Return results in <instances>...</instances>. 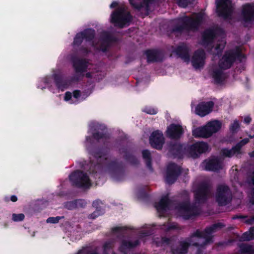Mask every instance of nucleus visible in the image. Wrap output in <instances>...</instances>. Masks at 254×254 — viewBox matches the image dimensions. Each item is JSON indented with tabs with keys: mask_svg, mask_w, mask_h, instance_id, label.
<instances>
[{
	"mask_svg": "<svg viewBox=\"0 0 254 254\" xmlns=\"http://www.w3.org/2000/svg\"><path fill=\"white\" fill-rule=\"evenodd\" d=\"M203 19V15L201 13L195 14L193 18L189 16H184L178 19V23L172 27L171 32L173 33L182 34L183 32L197 31Z\"/></svg>",
	"mask_w": 254,
	"mask_h": 254,
	"instance_id": "obj_1",
	"label": "nucleus"
},
{
	"mask_svg": "<svg viewBox=\"0 0 254 254\" xmlns=\"http://www.w3.org/2000/svg\"><path fill=\"white\" fill-rule=\"evenodd\" d=\"M220 224H214L213 226L207 228L204 232H201L198 230L192 233L191 236L186 239L189 245L198 247H203L209 243L210 239L207 237L206 234H210L214 232L219 226Z\"/></svg>",
	"mask_w": 254,
	"mask_h": 254,
	"instance_id": "obj_2",
	"label": "nucleus"
},
{
	"mask_svg": "<svg viewBox=\"0 0 254 254\" xmlns=\"http://www.w3.org/2000/svg\"><path fill=\"white\" fill-rule=\"evenodd\" d=\"M132 19V16L130 12L127 11L124 6L118 7L111 15V22L115 26L120 28H124Z\"/></svg>",
	"mask_w": 254,
	"mask_h": 254,
	"instance_id": "obj_3",
	"label": "nucleus"
},
{
	"mask_svg": "<svg viewBox=\"0 0 254 254\" xmlns=\"http://www.w3.org/2000/svg\"><path fill=\"white\" fill-rule=\"evenodd\" d=\"M245 56L240 52L226 51L219 62V67L223 70L230 68L237 59L245 58Z\"/></svg>",
	"mask_w": 254,
	"mask_h": 254,
	"instance_id": "obj_4",
	"label": "nucleus"
},
{
	"mask_svg": "<svg viewBox=\"0 0 254 254\" xmlns=\"http://www.w3.org/2000/svg\"><path fill=\"white\" fill-rule=\"evenodd\" d=\"M232 198V191L227 185L220 184L217 186L215 198L219 205H226L231 201Z\"/></svg>",
	"mask_w": 254,
	"mask_h": 254,
	"instance_id": "obj_5",
	"label": "nucleus"
},
{
	"mask_svg": "<svg viewBox=\"0 0 254 254\" xmlns=\"http://www.w3.org/2000/svg\"><path fill=\"white\" fill-rule=\"evenodd\" d=\"M225 33L223 29L219 27L210 28L206 29L202 35V42L204 45H208L213 43L217 37L224 38Z\"/></svg>",
	"mask_w": 254,
	"mask_h": 254,
	"instance_id": "obj_6",
	"label": "nucleus"
},
{
	"mask_svg": "<svg viewBox=\"0 0 254 254\" xmlns=\"http://www.w3.org/2000/svg\"><path fill=\"white\" fill-rule=\"evenodd\" d=\"M231 4V0H216L218 15L225 19L230 18L233 12Z\"/></svg>",
	"mask_w": 254,
	"mask_h": 254,
	"instance_id": "obj_7",
	"label": "nucleus"
},
{
	"mask_svg": "<svg viewBox=\"0 0 254 254\" xmlns=\"http://www.w3.org/2000/svg\"><path fill=\"white\" fill-rule=\"evenodd\" d=\"M69 179L73 185L78 187L90 186L88 177L81 171H77L74 172L70 176Z\"/></svg>",
	"mask_w": 254,
	"mask_h": 254,
	"instance_id": "obj_8",
	"label": "nucleus"
},
{
	"mask_svg": "<svg viewBox=\"0 0 254 254\" xmlns=\"http://www.w3.org/2000/svg\"><path fill=\"white\" fill-rule=\"evenodd\" d=\"M211 189V185L209 183L207 182L202 184L195 192V204H199L204 202L210 196Z\"/></svg>",
	"mask_w": 254,
	"mask_h": 254,
	"instance_id": "obj_9",
	"label": "nucleus"
},
{
	"mask_svg": "<svg viewBox=\"0 0 254 254\" xmlns=\"http://www.w3.org/2000/svg\"><path fill=\"white\" fill-rule=\"evenodd\" d=\"M182 172L180 166L175 163H170L167 167L165 180L167 183L173 184Z\"/></svg>",
	"mask_w": 254,
	"mask_h": 254,
	"instance_id": "obj_10",
	"label": "nucleus"
},
{
	"mask_svg": "<svg viewBox=\"0 0 254 254\" xmlns=\"http://www.w3.org/2000/svg\"><path fill=\"white\" fill-rule=\"evenodd\" d=\"M209 149L208 144L204 142H196L191 145L188 150L189 155L191 157L196 158L203 153L207 151Z\"/></svg>",
	"mask_w": 254,
	"mask_h": 254,
	"instance_id": "obj_11",
	"label": "nucleus"
},
{
	"mask_svg": "<svg viewBox=\"0 0 254 254\" xmlns=\"http://www.w3.org/2000/svg\"><path fill=\"white\" fill-rule=\"evenodd\" d=\"M177 212L180 216L186 219L192 216H196L199 213V211L195 206H190L187 203H184L176 208Z\"/></svg>",
	"mask_w": 254,
	"mask_h": 254,
	"instance_id": "obj_12",
	"label": "nucleus"
},
{
	"mask_svg": "<svg viewBox=\"0 0 254 254\" xmlns=\"http://www.w3.org/2000/svg\"><path fill=\"white\" fill-rule=\"evenodd\" d=\"M102 43L100 45L98 50L103 53L108 52L111 43L116 42L118 39L108 31H104L101 34Z\"/></svg>",
	"mask_w": 254,
	"mask_h": 254,
	"instance_id": "obj_13",
	"label": "nucleus"
},
{
	"mask_svg": "<svg viewBox=\"0 0 254 254\" xmlns=\"http://www.w3.org/2000/svg\"><path fill=\"white\" fill-rule=\"evenodd\" d=\"M206 59V54L204 50L199 49L196 50L192 57L191 63L195 69L203 67Z\"/></svg>",
	"mask_w": 254,
	"mask_h": 254,
	"instance_id": "obj_14",
	"label": "nucleus"
},
{
	"mask_svg": "<svg viewBox=\"0 0 254 254\" xmlns=\"http://www.w3.org/2000/svg\"><path fill=\"white\" fill-rule=\"evenodd\" d=\"M149 143L153 148L161 149L165 143L163 133L159 130L153 131L149 137Z\"/></svg>",
	"mask_w": 254,
	"mask_h": 254,
	"instance_id": "obj_15",
	"label": "nucleus"
},
{
	"mask_svg": "<svg viewBox=\"0 0 254 254\" xmlns=\"http://www.w3.org/2000/svg\"><path fill=\"white\" fill-rule=\"evenodd\" d=\"M130 4L136 10L139 11L144 9L146 15L148 14L150 5L154 3L156 0H128Z\"/></svg>",
	"mask_w": 254,
	"mask_h": 254,
	"instance_id": "obj_16",
	"label": "nucleus"
},
{
	"mask_svg": "<svg viewBox=\"0 0 254 254\" xmlns=\"http://www.w3.org/2000/svg\"><path fill=\"white\" fill-rule=\"evenodd\" d=\"M242 14L244 21L250 23L254 21V3H247L243 5Z\"/></svg>",
	"mask_w": 254,
	"mask_h": 254,
	"instance_id": "obj_17",
	"label": "nucleus"
},
{
	"mask_svg": "<svg viewBox=\"0 0 254 254\" xmlns=\"http://www.w3.org/2000/svg\"><path fill=\"white\" fill-rule=\"evenodd\" d=\"M71 61L73 67L76 73H83L87 70L88 62L86 59L72 57Z\"/></svg>",
	"mask_w": 254,
	"mask_h": 254,
	"instance_id": "obj_18",
	"label": "nucleus"
},
{
	"mask_svg": "<svg viewBox=\"0 0 254 254\" xmlns=\"http://www.w3.org/2000/svg\"><path fill=\"white\" fill-rule=\"evenodd\" d=\"M182 127L179 125L171 124L167 128L166 131L167 136L173 139H179L183 133Z\"/></svg>",
	"mask_w": 254,
	"mask_h": 254,
	"instance_id": "obj_19",
	"label": "nucleus"
},
{
	"mask_svg": "<svg viewBox=\"0 0 254 254\" xmlns=\"http://www.w3.org/2000/svg\"><path fill=\"white\" fill-rule=\"evenodd\" d=\"M144 54L146 56L148 63L161 62L163 60V55L158 50L149 49L144 51Z\"/></svg>",
	"mask_w": 254,
	"mask_h": 254,
	"instance_id": "obj_20",
	"label": "nucleus"
},
{
	"mask_svg": "<svg viewBox=\"0 0 254 254\" xmlns=\"http://www.w3.org/2000/svg\"><path fill=\"white\" fill-rule=\"evenodd\" d=\"M205 169L209 171H217L222 168L221 162L216 158H213L204 162Z\"/></svg>",
	"mask_w": 254,
	"mask_h": 254,
	"instance_id": "obj_21",
	"label": "nucleus"
},
{
	"mask_svg": "<svg viewBox=\"0 0 254 254\" xmlns=\"http://www.w3.org/2000/svg\"><path fill=\"white\" fill-rule=\"evenodd\" d=\"M175 53L179 57L185 62H189L190 61L189 49L186 45L183 44L178 46L176 49Z\"/></svg>",
	"mask_w": 254,
	"mask_h": 254,
	"instance_id": "obj_22",
	"label": "nucleus"
},
{
	"mask_svg": "<svg viewBox=\"0 0 254 254\" xmlns=\"http://www.w3.org/2000/svg\"><path fill=\"white\" fill-rule=\"evenodd\" d=\"M192 135L195 137L202 138H208L211 136L206 125L204 127L194 129L192 131Z\"/></svg>",
	"mask_w": 254,
	"mask_h": 254,
	"instance_id": "obj_23",
	"label": "nucleus"
},
{
	"mask_svg": "<svg viewBox=\"0 0 254 254\" xmlns=\"http://www.w3.org/2000/svg\"><path fill=\"white\" fill-rule=\"evenodd\" d=\"M190 245L186 239L181 241L179 245L175 249H173L172 252L173 254H185L188 252V249Z\"/></svg>",
	"mask_w": 254,
	"mask_h": 254,
	"instance_id": "obj_24",
	"label": "nucleus"
},
{
	"mask_svg": "<svg viewBox=\"0 0 254 254\" xmlns=\"http://www.w3.org/2000/svg\"><path fill=\"white\" fill-rule=\"evenodd\" d=\"M214 103L212 101L201 102L195 108V111H212Z\"/></svg>",
	"mask_w": 254,
	"mask_h": 254,
	"instance_id": "obj_25",
	"label": "nucleus"
},
{
	"mask_svg": "<svg viewBox=\"0 0 254 254\" xmlns=\"http://www.w3.org/2000/svg\"><path fill=\"white\" fill-rule=\"evenodd\" d=\"M206 125L208 127L209 132L211 136L213 133L217 132L220 129L222 124L220 122L215 120L209 122Z\"/></svg>",
	"mask_w": 254,
	"mask_h": 254,
	"instance_id": "obj_26",
	"label": "nucleus"
},
{
	"mask_svg": "<svg viewBox=\"0 0 254 254\" xmlns=\"http://www.w3.org/2000/svg\"><path fill=\"white\" fill-rule=\"evenodd\" d=\"M55 83L59 89L65 88L67 86V82L64 78L62 75L60 74H55L54 75Z\"/></svg>",
	"mask_w": 254,
	"mask_h": 254,
	"instance_id": "obj_27",
	"label": "nucleus"
},
{
	"mask_svg": "<svg viewBox=\"0 0 254 254\" xmlns=\"http://www.w3.org/2000/svg\"><path fill=\"white\" fill-rule=\"evenodd\" d=\"M86 42H92L95 37V31L92 28H87L81 32Z\"/></svg>",
	"mask_w": 254,
	"mask_h": 254,
	"instance_id": "obj_28",
	"label": "nucleus"
},
{
	"mask_svg": "<svg viewBox=\"0 0 254 254\" xmlns=\"http://www.w3.org/2000/svg\"><path fill=\"white\" fill-rule=\"evenodd\" d=\"M222 70L223 69L220 68L215 69L213 70L212 75L216 84H221L224 80L223 76V72Z\"/></svg>",
	"mask_w": 254,
	"mask_h": 254,
	"instance_id": "obj_29",
	"label": "nucleus"
},
{
	"mask_svg": "<svg viewBox=\"0 0 254 254\" xmlns=\"http://www.w3.org/2000/svg\"><path fill=\"white\" fill-rule=\"evenodd\" d=\"M241 148V145L237 144L231 150L224 149L222 150L223 155L226 157H230L235 154L237 152H239Z\"/></svg>",
	"mask_w": 254,
	"mask_h": 254,
	"instance_id": "obj_30",
	"label": "nucleus"
},
{
	"mask_svg": "<svg viewBox=\"0 0 254 254\" xmlns=\"http://www.w3.org/2000/svg\"><path fill=\"white\" fill-rule=\"evenodd\" d=\"M169 203V200L167 196L162 198L159 202L155 205L158 211H162L165 209Z\"/></svg>",
	"mask_w": 254,
	"mask_h": 254,
	"instance_id": "obj_31",
	"label": "nucleus"
},
{
	"mask_svg": "<svg viewBox=\"0 0 254 254\" xmlns=\"http://www.w3.org/2000/svg\"><path fill=\"white\" fill-rule=\"evenodd\" d=\"M138 244V243L137 241H135L133 243H132L130 241L124 240L122 242L121 249L122 251L125 252L126 250L134 247L137 246Z\"/></svg>",
	"mask_w": 254,
	"mask_h": 254,
	"instance_id": "obj_32",
	"label": "nucleus"
},
{
	"mask_svg": "<svg viewBox=\"0 0 254 254\" xmlns=\"http://www.w3.org/2000/svg\"><path fill=\"white\" fill-rule=\"evenodd\" d=\"M84 39L83 36L82 35L81 32L77 33L73 39L72 45L74 47H79L82 43L83 40Z\"/></svg>",
	"mask_w": 254,
	"mask_h": 254,
	"instance_id": "obj_33",
	"label": "nucleus"
},
{
	"mask_svg": "<svg viewBox=\"0 0 254 254\" xmlns=\"http://www.w3.org/2000/svg\"><path fill=\"white\" fill-rule=\"evenodd\" d=\"M254 253V248L253 247L242 244L240 246V254H252Z\"/></svg>",
	"mask_w": 254,
	"mask_h": 254,
	"instance_id": "obj_34",
	"label": "nucleus"
},
{
	"mask_svg": "<svg viewBox=\"0 0 254 254\" xmlns=\"http://www.w3.org/2000/svg\"><path fill=\"white\" fill-rule=\"evenodd\" d=\"M183 149V148L182 145L179 144H176L172 147L171 152L173 154L178 155L182 152Z\"/></svg>",
	"mask_w": 254,
	"mask_h": 254,
	"instance_id": "obj_35",
	"label": "nucleus"
},
{
	"mask_svg": "<svg viewBox=\"0 0 254 254\" xmlns=\"http://www.w3.org/2000/svg\"><path fill=\"white\" fill-rule=\"evenodd\" d=\"M143 157L146 159L147 165L150 168L151 167V158H150V153L147 150H145L142 151Z\"/></svg>",
	"mask_w": 254,
	"mask_h": 254,
	"instance_id": "obj_36",
	"label": "nucleus"
},
{
	"mask_svg": "<svg viewBox=\"0 0 254 254\" xmlns=\"http://www.w3.org/2000/svg\"><path fill=\"white\" fill-rule=\"evenodd\" d=\"M226 42L225 40H222L220 43L216 44L215 49L217 51V53H221L225 47Z\"/></svg>",
	"mask_w": 254,
	"mask_h": 254,
	"instance_id": "obj_37",
	"label": "nucleus"
},
{
	"mask_svg": "<svg viewBox=\"0 0 254 254\" xmlns=\"http://www.w3.org/2000/svg\"><path fill=\"white\" fill-rule=\"evenodd\" d=\"M24 218L23 214H13L12 215V219L14 221H22Z\"/></svg>",
	"mask_w": 254,
	"mask_h": 254,
	"instance_id": "obj_38",
	"label": "nucleus"
},
{
	"mask_svg": "<svg viewBox=\"0 0 254 254\" xmlns=\"http://www.w3.org/2000/svg\"><path fill=\"white\" fill-rule=\"evenodd\" d=\"M79 51L84 55H87L91 52V51L88 48L84 46H81L79 48Z\"/></svg>",
	"mask_w": 254,
	"mask_h": 254,
	"instance_id": "obj_39",
	"label": "nucleus"
},
{
	"mask_svg": "<svg viewBox=\"0 0 254 254\" xmlns=\"http://www.w3.org/2000/svg\"><path fill=\"white\" fill-rule=\"evenodd\" d=\"M239 124L237 121H235L231 126V130L233 132H235L239 128Z\"/></svg>",
	"mask_w": 254,
	"mask_h": 254,
	"instance_id": "obj_40",
	"label": "nucleus"
},
{
	"mask_svg": "<svg viewBox=\"0 0 254 254\" xmlns=\"http://www.w3.org/2000/svg\"><path fill=\"white\" fill-rule=\"evenodd\" d=\"M60 219V218L59 217H50L47 220V222L51 223H56L59 221Z\"/></svg>",
	"mask_w": 254,
	"mask_h": 254,
	"instance_id": "obj_41",
	"label": "nucleus"
},
{
	"mask_svg": "<svg viewBox=\"0 0 254 254\" xmlns=\"http://www.w3.org/2000/svg\"><path fill=\"white\" fill-rule=\"evenodd\" d=\"M250 236H251V234H250V233L247 232L245 233L243 235L242 239H243L244 241H250L253 239V238H250L249 237H250Z\"/></svg>",
	"mask_w": 254,
	"mask_h": 254,
	"instance_id": "obj_42",
	"label": "nucleus"
},
{
	"mask_svg": "<svg viewBox=\"0 0 254 254\" xmlns=\"http://www.w3.org/2000/svg\"><path fill=\"white\" fill-rule=\"evenodd\" d=\"M177 1H178V4L183 7H186L188 5L187 0H177Z\"/></svg>",
	"mask_w": 254,
	"mask_h": 254,
	"instance_id": "obj_43",
	"label": "nucleus"
},
{
	"mask_svg": "<svg viewBox=\"0 0 254 254\" xmlns=\"http://www.w3.org/2000/svg\"><path fill=\"white\" fill-rule=\"evenodd\" d=\"M157 110V109L154 108V107H151V106H146L143 110L142 111H148V112H150V111H156V110Z\"/></svg>",
	"mask_w": 254,
	"mask_h": 254,
	"instance_id": "obj_44",
	"label": "nucleus"
},
{
	"mask_svg": "<svg viewBox=\"0 0 254 254\" xmlns=\"http://www.w3.org/2000/svg\"><path fill=\"white\" fill-rule=\"evenodd\" d=\"M81 95L80 91L79 90H75L73 92V96L75 99H78Z\"/></svg>",
	"mask_w": 254,
	"mask_h": 254,
	"instance_id": "obj_45",
	"label": "nucleus"
},
{
	"mask_svg": "<svg viewBox=\"0 0 254 254\" xmlns=\"http://www.w3.org/2000/svg\"><path fill=\"white\" fill-rule=\"evenodd\" d=\"M72 94L70 92H66L64 95V100L69 101L71 99Z\"/></svg>",
	"mask_w": 254,
	"mask_h": 254,
	"instance_id": "obj_46",
	"label": "nucleus"
},
{
	"mask_svg": "<svg viewBox=\"0 0 254 254\" xmlns=\"http://www.w3.org/2000/svg\"><path fill=\"white\" fill-rule=\"evenodd\" d=\"M249 233L251 234L250 238H254V227H252L250 228V230L248 231Z\"/></svg>",
	"mask_w": 254,
	"mask_h": 254,
	"instance_id": "obj_47",
	"label": "nucleus"
},
{
	"mask_svg": "<svg viewBox=\"0 0 254 254\" xmlns=\"http://www.w3.org/2000/svg\"><path fill=\"white\" fill-rule=\"evenodd\" d=\"M119 3L118 2L116 1H114L112 2V3L110 4V7L111 8H114L116 7L118 5Z\"/></svg>",
	"mask_w": 254,
	"mask_h": 254,
	"instance_id": "obj_48",
	"label": "nucleus"
},
{
	"mask_svg": "<svg viewBox=\"0 0 254 254\" xmlns=\"http://www.w3.org/2000/svg\"><path fill=\"white\" fill-rule=\"evenodd\" d=\"M248 142V139H244L241 141V143H239L238 144H240L241 145V147L242 145L246 144Z\"/></svg>",
	"mask_w": 254,
	"mask_h": 254,
	"instance_id": "obj_49",
	"label": "nucleus"
},
{
	"mask_svg": "<svg viewBox=\"0 0 254 254\" xmlns=\"http://www.w3.org/2000/svg\"><path fill=\"white\" fill-rule=\"evenodd\" d=\"M244 121L246 123L249 124L251 122V119L248 117L245 118Z\"/></svg>",
	"mask_w": 254,
	"mask_h": 254,
	"instance_id": "obj_50",
	"label": "nucleus"
},
{
	"mask_svg": "<svg viewBox=\"0 0 254 254\" xmlns=\"http://www.w3.org/2000/svg\"><path fill=\"white\" fill-rule=\"evenodd\" d=\"M11 200L13 202H15L17 200V197L13 195L11 197Z\"/></svg>",
	"mask_w": 254,
	"mask_h": 254,
	"instance_id": "obj_51",
	"label": "nucleus"
},
{
	"mask_svg": "<svg viewBox=\"0 0 254 254\" xmlns=\"http://www.w3.org/2000/svg\"><path fill=\"white\" fill-rule=\"evenodd\" d=\"M169 241V240L167 238H162V241L163 243H168Z\"/></svg>",
	"mask_w": 254,
	"mask_h": 254,
	"instance_id": "obj_52",
	"label": "nucleus"
},
{
	"mask_svg": "<svg viewBox=\"0 0 254 254\" xmlns=\"http://www.w3.org/2000/svg\"><path fill=\"white\" fill-rule=\"evenodd\" d=\"M92 76L91 73L90 72H87L86 74V77L87 78H91Z\"/></svg>",
	"mask_w": 254,
	"mask_h": 254,
	"instance_id": "obj_53",
	"label": "nucleus"
},
{
	"mask_svg": "<svg viewBox=\"0 0 254 254\" xmlns=\"http://www.w3.org/2000/svg\"><path fill=\"white\" fill-rule=\"evenodd\" d=\"M252 180L253 184L254 185V172L253 173V175H252Z\"/></svg>",
	"mask_w": 254,
	"mask_h": 254,
	"instance_id": "obj_54",
	"label": "nucleus"
},
{
	"mask_svg": "<svg viewBox=\"0 0 254 254\" xmlns=\"http://www.w3.org/2000/svg\"><path fill=\"white\" fill-rule=\"evenodd\" d=\"M199 115L203 116L206 115V114H204V112H199Z\"/></svg>",
	"mask_w": 254,
	"mask_h": 254,
	"instance_id": "obj_55",
	"label": "nucleus"
},
{
	"mask_svg": "<svg viewBox=\"0 0 254 254\" xmlns=\"http://www.w3.org/2000/svg\"><path fill=\"white\" fill-rule=\"evenodd\" d=\"M250 221H251V222H250L251 223H252L253 222H254V217L252 219H251Z\"/></svg>",
	"mask_w": 254,
	"mask_h": 254,
	"instance_id": "obj_56",
	"label": "nucleus"
},
{
	"mask_svg": "<svg viewBox=\"0 0 254 254\" xmlns=\"http://www.w3.org/2000/svg\"><path fill=\"white\" fill-rule=\"evenodd\" d=\"M98 134H94V137L96 138H98Z\"/></svg>",
	"mask_w": 254,
	"mask_h": 254,
	"instance_id": "obj_57",
	"label": "nucleus"
},
{
	"mask_svg": "<svg viewBox=\"0 0 254 254\" xmlns=\"http://www.w3.org/2000/svg\"><path fill=\"white\" fill-rule=\"evenodd\" d=\"M104 247L105 249L107 248L108 247V244H105Z\"/></svg>",
	"mask_w": 254,
	"mask_h": 254,
	"instance_id": "obj_58",
	"label": "nucleus"
},
{
	"mask_svg": "<svg viewBox=\"0 0 254 254\" xmlns=\"http://www.w3.org/2000/svg\"><path fill=\"white\" fill-rule=\"evenodd\" d=\"M251 156H253V157H254V152H253L252 153H251Z\"/></svg>",
	"mask_w": 254,
	"mask_h": 254,
	"instance_id": "obj_59",
	"label": "nucleus"
}]
</instances>
